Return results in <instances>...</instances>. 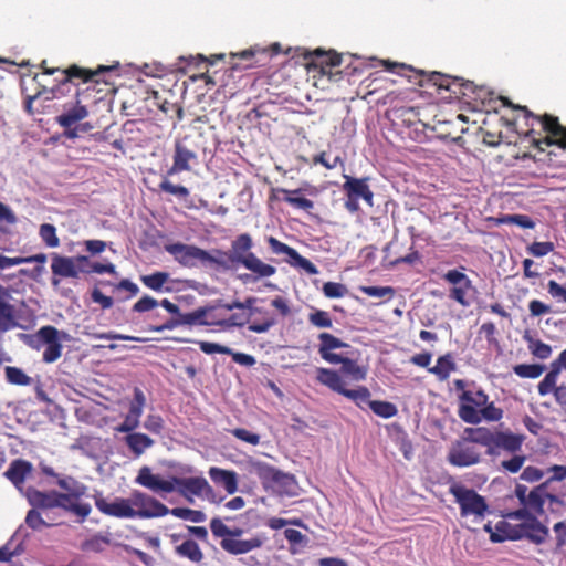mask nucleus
<instances>
[{"label":"nucleus","mask_w":566,"mask_h":566,"mask_svg":"<svg viewBox=\"0 0 566 566\" xmlns=\"http://www.w3.org/2000/svg\"><path fill=\"white\" fill-rule=\"evenodd\" d=\"M197 158V147L191 135H185L175 143L174 163L167 175L172 176L190 169V161Z\"/></svg>","instance_id":"15"},{"label":"nucleus","mask_w":566,"mask_h":566,"mask_svg":"<svg viewBox=\"0 0 566 566\" xmlns=\"http://www.w3.org/2000/svg\"><path fill=\"white\" fill-rule=\"evenodd\" d=\"M524 339L527 343V348L531 354L539 359H547L552 355V347L542 342L541 339L534 338L531 335H524Z\"/></svg>","instance_id":"39"},{"label":"nucleus","mask_w":566,"mask_h":566,"mask_svg":"<svg viewBox=\"0 0 566 566\" xmlns=\"http://www.w3.org/2000/svg\"><path fill=\"white\" fill-rule=\"evenodd\" d=\"M453 386L460 391L458 416L463 422L475 426L482 420L497 422L503 418V409L490 401L482 388L467 389L463 379H455Z\"/></svg>","instance_id":"3"},{"label":"nucleus","mask_w":566,"mask_h":566,"mask_svg":"<svg viewBox=\"0 0 566 566\" xmlns=\"http://www.w3.org/2000/svg\"><path fill=\"white\" fill-rule=\"evenodd\" d=\"M231 434L237 439L244 441L251 446H258L260 443V436L244 428H235L231 430Z\"/></svg>","instance_id":"64"},{"label":"nucleus","mask_w":566,"mask_h":566,"mask_svg":"<svg viewBox=\"0 0 566 566\" xmlns=\"http://www.w3.org/2000/svg\"><path fill=\"white\" fill-rule=\"evenodd\" d=\"M340 395L350 399L356 406L363 408L365 403L369 405L370 391L365 386H359L356 389H347L344 387Z\"/></svg>","instance_id":"40"},{"label":"nucleus","mask_w":566,"mask_h":566,"mask_svg":"<svg viewBox=\"0 0 566 566\" xmlns=\"http://www.w3.org/2000/svg\"><path fill=\"white\" fill-rule=\"evenodd\" d=\"M420 75L426 77V81L437 86V88L449 91L453 97L460 98L465 82L464 78L450 76L440 72H431L427 74L422 71Z\"/></svg>","instance_id":"24"},{"label":"nucleus","mask_w":566,"mask_h":566,"mask_svg":"<svg viewBox=\"0 0 566 566\" xmlns=\"http://www.w3.org/2000/svg\"><path fill=\"white\" fill-rule=\"evenodd\" d=\"M118 69V63L112 66L98 65L96 69H87L77 64H72L66 69H61V74L54 80L56 84L51 88L54 97L64 93V87L69 84L80 85L81 83H98V76L105 72Z\"/></svg>","instance_id":"7"},{"label":"nucleus","mask_w":566,"mask_h":566,"mask_svg":"<svg viewBox=\"0 0 566 566\" xmlns=\"http://www.w3.org/2000/svg\"><path fill=\"white\" fill-rule=\"evenodd\" d=\"M84 264H88L85 255L71 258L53 253L51 270L54 276L76 279L84 271Z\"/></svg>","instance_id":"18"},{"label":"nucleus","mask_w":566,"mask_h":566,"mask_svg":"<svg viewBox=\"0 0 566 566\" xmlns=\"http://www.w3.org/2000/svg\"><path fill=\"white\" fill-rule=\"evenodd\" d=\"M306 67L308 71L317 72L321 76H327L331 81H338L342 72H333V69L342 64V55L322 49L305 55Z\"/></svg>","instance_id":"11"},{"label":"nucleus","mask_w":566,"mask_h":566,"mask_svg":"<svg viewBox=\"0 0 566 566\" xmlns=\"http://www.w3.org/2000/svg\"><path fill=\"white\" fill-rule=\"evenodd\" d=\"M266 243L273 254H284L287 256L285 261L294 268L304 270L307 274H317L318 270L313 262L302 256L295 249L281 242L276 238L270 235Z\"/></svg>","instance_id":"17"},{"label":"nucleus","mask_w":566,"mask_h":566,"mask_svg":"<svg viewBox=\"0 0 566 566\" xmlns=\"http://www.w3.org/2000/svg\"><path fill=\"white\" fill-rule=\"evenodd\" d=\"M318 340H319L318 354L325 361H327L329 364H334V365L338 364V360H340V357L343 355L336 354L333 350L350 347L349 344L343 342L340 338L334 336L333 334L326 333V332L321 333L318 335Z\"/></svg>","instance_id":"25"},{"label":"nucleus","mask_w":566,"mask_h":566,"mask_svg":"<svg viewBox=\"0 0 566 566\" xmlns=\"http://www.w3.org/2000/svg\"><path fill=\"white\" fill-rule=\"evenodd\" d=\"M338 364L342 365L339 373L349 379L354 381H361L366 379L367 368L360 366L356 359L343 355L340 360H338Z\"/></svg>","instance_id":"31"},{"label":"nucleus","mask_w":566,"mask_h":566,"mask_svg":"<svg viewBox=\"0 0 566 566\" xmlns=\"http://www.w3.org/2000/svg\"><path fill=\"white\" fill-rule=\"evenodd\" d=\"M481 452L468 439L457 441L448 453V461L454 467H470L479 463Z\"/></svg>","instance_id":"19"},{"label":"nucleus","mask_w":566,"mask_h":566,"mask_svg":"<svg viewBox=\"0 0 566 566\" xmlns=\"http://www.w3.org/2000/svg\"><path fill=\"white\" fill-rule=\"evenodd\" d=\"M369 408L373 412L381 418L389 419L397 415V407L389 401L371 400L369 401Z\"/></svg>","instance_id":"45"},{"label":"nucleus","mask_w":566,"mask_h":566,"mask_svg":"<svg viewBox=\"0 0 566 566\" xmlns=\"http://www.w3.org/2000/svg\"><path fill=\"white\" fill-rule=\"evenodd\" d=\"M96 509L104 515L116 518H134V507L130 505L129 499L116 496L112 501L96 491L93 494Z\"/></svg>","instance_id":"14"},{"label":"nucleus","mask_w":566,"mask_h":566,"mask_svg":"<svg viewBox=\"0 0 566 566\" xmlns=\"http://www.w3.org/2000/svg\"><path fill=\"white\" fill-rule=\"evenodd\" d=\"M316 380L339 395L344 389V381L339 373L329 368H317Z\"/></svg>","instance_id":"32"},{"label":"nucleus","mask_w":566,"mask_h":566,"mask_svg":"<svg viewBox=\"0 0 566 566\" xmlns=\"http://www.w3.org/2000/svg\"><path fill=\"white\" fill-rule=\"evenodd\" d=\"M282 200L292 206L293 208L311 212L314 208V202L304 196L302 197H282Z\"/></svg>","instance_id":"60"},{"label":"nucleus","mask_w":566,"mask_h":566,"mask_svg":"<svg viewBox=\"0 0 566 566\" xmlns=\"http://www.w3.org/2000/svg\"><path fill=\"white\" fill-rule=\"evenodd\" d=\"M208 473L213 483L222 485L229 494L238 491V474L234 471L211 467Z\"/></svg>","instance_id":"30"},{"label":"nucleus","mask_w":566,"mask_h":566,"mask_svg":"<svg viewBox=\"0 0 566 566\" xmlns=\"http://www.w3.org/2000/svg\"><path fill=\"white\" fill-rule=\"evenodd\" d=\"M503 106L512 107L524 113L526 126L530 125L528 120H537L542 125V129L546 132L544 138L534 137V129L524 132L526 137H531L532 143L543 150L542 145L553 146L556 145L562 149H566V126H563L556 116L545 114L543 116L534 115L526 106L513 105L506 97H499Z\"/></svg>","instance_id":"6"},{"label":"nucleus","mask_w":566,"mask_h":566,"mask_svg":"<svg viewBox=\"0 0 566 566\" xmlns=\"http://www.w3.org/2000/svg\"><path fill=\"white\" fill-rule=\"evenodd\" d=\"M135 482L153 492L171 493L176 489L180 495L191 501L190 496L210 497L214 495L212 486L203 476L178 478L171 476L170 480H164L154 474L151 469L144 465L139 469Z\"/></svg>","instance_id":"4"},{"label":"nucleus","mask_w":566,"mask_h":566,"mask_svg":"<svg viewBox=\"0 0 566 566\" xmlns=\"http://www.w3.org/2000/svg\"><path fill=\"white\" fill-rule=\"evenodd\" d=\"M80 94L81 93L77 90L76 91V104L74 106H72L71 108L65 109V112H63L55 118L56 123L61 127L65 128L64 136L70 139L76 138L78 136L77 129L72 128V127L88 116V111H87L86 106L81 105V103H80V99H78Z\"/></svg>","instance_id":"21"},{"label":"nucleus","mask_w":566,"mask_h":566,"mask_svg":"<svg viewBox=\"0 0 566 566\" xmlns=\"http://www.w3.org/2000/svg\"><path fill=\"white\" fill-rule=\"evenodd\" d=\"M30 345L35 348L45 347L42 359L46 364L56 361L62 355L60 332L51 325L41 327L32 336Z\"/></svg>","instance_id":"12"},{"label":"nucleus","mask_w":566,"mask_h":566,"mask_svg":"<svg viewBox=\"0 0 566 566\" xmlns=\"http://www.w3.org/2000/svg\"><path fill=\"white\" fill-rule=\"evenodd\" d=\"M253 247L251 234L241 233L231 241L229 251L214 249L209 252L206 250L207 256L202 258V264H211L224 271L242 266L250 272L240 275L243 283H254L273 276L276 273V268L260 259L252 251Z\"/></svg>","instance_id":"1"},{"label":"nucleus","mask_w":566,"mask_h":566,"mask_svg":"<svg viewBox=\"0 0 566 566\" xmlns=\"http://www.w3.org/2000/svg\"><path fill=\"white\" fill-rule=\"evenodd\" d=\"M11 290L0 283V326L13 329L18 326V310L11 302Z\"/></svg>","instance_id":"23"},{"label":"nucleus","mask_w":566,"mask_h":566,"mask_svg":"<svg viewBox=\"0 0 566 566\" xmlns=\"http://www.w3.org/2000/svg\"><path fill=\"white\" fill-rule=\"evenodd\" d=\"M165 249L179 264L187 268L196 266L197 262L202 263V258L207 256L206 250L180 242L167 244Z\"/></svg>","instance_id":"20"},{"label":"nucleus","mask_w":566,"mask_h":566,"mask_svg":"<svg viewBox=\"0 0 566 566\" xmlns=\"http://www.w3.org/2000/svg\"><path fill=\"white\" fill-rule=\"evenodd\" d=\"M308 321L312 325L319 328H331L333 326V321L329 314L325 311L316 310L315 312L308 315Z\"/></svg>","instance_id":"57"},{"label":"nucleus","mask_w":566,"mask_h":566,"mask_svg":"<svg viewBox=\"0 0 566 566\" xmlns=\"http://www.w3.org/2000/svg\"><path fill=\"white\" fill-rule=\"evenodd\" d=\"M129 501L134 507V518L163 517L169 513V509L165 504L138 490L130 493Z\"/></svg>","instance_id":"13"},{"label":"nucleus","mask_w":566,"mask_h":566,"mask_svg":"<svg viewBox=\"0 0 566 566\" xmlns=\"http://www.w3.org/2000/svg\"><path fill=\"white\" fill-rule=\"evenodd\" d=\"M347 287L337 282H326L323 285V293L328 298H340L347 294Z\"/></svg>","instance_id":"58"},{"label":"nucleus","mask_w":566,"mask_h":566,"mask_svg":"<svg viewBox=\"0 0 566 566\" xmlns=\"http://www.w3.org/2000/svg\"><path fill=\"white\" fill-rule=\"evenodd\" d=\"M86 486L82 485L76 488L71 493H62L56 490L40 491L33 486L27 488L24 496L28 503L43 512L48 520H52L50 512L54 509H61L64 512L71 513L78 518V522H84L92 512L90 503L82 502L81 496L85 493Z\"/></svg>","instance_id":"2"},{"label":"nucleus","mask_w":566,"mask_h":566,"mask_svg":"<svg viewBox=\"0 0 566 566\" xmlns=\"http://www.w3.org/2000/svg\"><path fill=\"white\" fill-rule=\"evenodd\" d=\"M125 442L129 450L136 455L140 457L146 449L154 444V440L145 433L133 432L125 437Z\"/></svg>","instance_id":"33"},{"label":"nucleus","mask_w":566,"mask_h":566,"mask_svg":"<svg viewBox=\"0 0 566 566\" xmlns=\"http://www.w3.org/2000/svg\"><path fill=\"white\" fill-rule=\"evenodd\" d=\"M111 544V541L107 536L102 534H95L92 537L85 539L81 544V551L83 552H93L101 553L105 549L106 546Z\"/></svg>","instance_id":"42"},{"label":"nucleus","mask_w":566,"mask_h":566,"mask_svg":"<svg viewBox=\"0 0 566 566\" xmlns=\"http://www.w3.org/2000/svg\"><path fill=\"white\" fill-rule=\"evenodd\" d=\"M500 222L516 224L523 229H533L535 227V222L526 214H507Z\"/></svg>","instance_id":"59"},{"label":"nucleus","mask_w":566,"mask_h":566,"mask_svg":"<svg viewBox=\"0 0 566 566\" xmlns=\"http://www.w3.org/2000/svg\"><path fill=\"white\" fill-rule=\"evenodd\" d=\"M359 291L367 296L380 298L384 302L390 301L396 294L391 286H359Z\"/></svg>","instance_id":"44"},{"label":"nucleus","mask_w":566,"mask_h":566,"mask_svg":"<svg viewBox=\"0 0 566 566\" xmlns=\"http://www.w3.org/2000/svg\"><path fill=\"white\" fill-rule=\"evenodd\" d=\"M492 92L488 87L478 85L470 105H472L473 108H486L492 102V98H490Z\"/></svg>","instance_id":"52"},{"label":"nucleus","mask_w":566,"mask_h":566,"mask_svg":"<svg viewBox=\"0 0 566 566\" xmlns=\"http://www.w3.org/2000/svg\"><path fill=\"white\" fill-rule=\"evenodd\" d=\"M198 345H199L200 349L205 354H208V355H211V354H226V355L232 354V349L230 347L221 345V344L201 340V342H198Z\"/></svg>","instance_id":"61"},{"label":"nucleus","mask_w":566,"mask_h":566,"mask_svg":"<svg viewBox=\"0 0 566 566\" xmlns=\"http://www.w3.org/2000/svg\"><path fill=\"white\" fill-rule=\"evenodd\" d=\"M559 374H560V371L558 370V368L554 367L551 364V370L545 375V377L542 379V381H539V384L537 385V390L541 396H546L548 394H552L555 390V388L557 387L556 382H557V378H558Z\"/></svg>","instance_id":"41"},{"label":"nucleus","mask_w":566,"mask_h":566,"mask_svg":"<svg viewBox=\"0 0 566 566\" xmlns=\"http://www.w3.org/2000/svg\"><path fill=\"white\" fill-rule=\"evenodd\" d=\"M177 555L189 559L192 563L200 564L203 559V553L193 539H186L175 548Z\"/></svg>","instance_id":"34"},{"label":"nucleus","mask_w":566,"mask_h":566,"mask_svg":"<svg viewBox=\"0 0 566 566\" xmlns=\"http://www.w3.org/2000/svg\"><path fill=\"white\" fill-rule=\"evenodd\" d=\"M33 471V465L31 462L23 459L13 460L7 471L4 472V476L20 491L23 489V484L28 476L31 475Z\"/></svg>","instance_id":"27"},{"label":"nucleus","mask_w":566,"mask_h":566,"mask_svg":"<svg viewBox=\"0 0 566 566\" xmlns=\"http://www.w3.org/2000/svg\"><path fill=\"white\" fill-rule=\"evenodd\" d=\"M209 312L205 306L198 307L192 312L184 313V322L188 326H207V317Z\"/></svg>","instance_id":"51"},{"label":"nucleus","mask_w":566,"mask_h":566,"mask_svg":"<svg viewBox=\"0 0 566 566\" xmlns=\"http://www.w3.org/2000/svg\"><path fill=\"white\" fill-rule=\"evenodd\" d=\"M210 530L214 537L226 539V538H240L243 534V530L240 527H228L221 518L213 517L210 521Z\"/></svg>","instance_id":"36"},{"label":"nucleus","mask_w":566,"mask_h":566,"mask_svg":"<svg viewBox=\"0 0 566 566\" xmlns=\"http://www.w3.org/2000/svg\"><path fill=\"white\" fill-rule=\"evenodd\" d=\"M6 377L8 382L19 386H27L31 384V377H29L21 368L7 366Z\"/></svg>","instance_id":"50"},{"label":"nucleus","mask_w":566,"mask_h":566,"mask_svg":"<svg viewBox=\"0 0 566 566\" xmlns=\"http://www.w3.org/2000/svg\"><path fill=\"white\" fill-rule=\"evenodd\" d=\"M169 513H171L174 516L178 518L191 521L193 523H201L205 522L207 518L206 514L202 511L192 510L188 507H174L169 510Z\"/></svg>","instance_id":"46"},{"label":"nucleus","mask_w":566,"mask_h":566,"mask_svg":"<svg viewBox=\"0 0 566 566\" xmlns=\"http://www.w3.org/2000/svg\"><path fill=\"white\" fill-rule=\"evenodd\" d=\"M522 523L512 525L507 521H500L495 524V532L491 533L490 539L493 543H502L506 539L518 541L523 539Z\"/></svg>","instance_id":"28"},{"label":"nucleus","mask_w":566,"mask_h":566,"mask_svg":"<svg viewBox=\"0 0 566 566\" xmlns=\"http://www.w3.org/2000/svg\"><path fill=\"white\" fill-rule=\"evenodd\" d=\"M168 279L169 274L167 272H155L153 274L142 276V282L148 289L158 292L163 290V286Z\"/></svg>","instance_id":"49"},{"label":"nucleus","mask_w":566,"mask_h":566,"mask_svg":"<svg viewBox=\"0 0 566 566\" xmlns=\"http://www.w3.org/2000/svg\"><path fill=\"white\" fill-rule=\"evenodd\" d=\"M253 468L265 489H272L280 494H293L296 485L293 474L285 473L261 461L255 462Z\"/></svg>","instance_id":"9"},{"label":"nucleus","mask_w":566,"mask_h":566,"mask_svg":"<svg viewBox=\"0 0 566 566\" xmlns=\"http://www.w3.org/2000/svg\"><path fill=\"white\" fill-rule=\"evenodd\" d=\"M526 457L522 454H514L510 460L501 462V468L510 473H517L525 463Z\"/></svg>","instance_id":"63"},{"label":"nucleus","mask_w":566,"mask_h":566,"mask_svg":"<svg viewBox=\"0 0 566 566\" xmlns=\"http://www.w3.org/2000/svg\"><path fill=\"white\" fill-rule=\"evenodd\" d=\"M176 317H171L166 319L164 323L158 325H149L148 331L150 332H163V331H171L178 326L186 325L184 322V313L175 314Z\"/></svg>","instance_id":"56"},{"label":"nucleus","mask_w":566,"mask_h":566,"mask_svg":"<svg viewBox=\"0 0 566 566\" xmlns=\"http://www.w3.org/2000/svg\"><path fill=\"white\" fill-rule=\"evenodd\" d=\"M525 436L513 433L511 431H494V440L491 450H486L489 455L499 454V450L515 453L521 450Z\"/></svg>","instance_id":"22"},{"label":"nucleus","mask_w":566,"mask_h":566,"mask_svg":"<svg viewBox=\"0 0 566 566\" xmlns=\"http://www.w3.org/2000/svg\"><path fill=\"white\" fill-rule=\"evenodd\" d=\"M25 524L30 528L38 531V530H41L42 527L55 526L59 523L53 522V520H48L43 512L39 511L35 507H32L27 513Z\"/></svg>","instance_id":"38"},{"label":"nucleus","mask_w":566,"mask_h":566,"mask_svg":"<svg viewBox=\"0 0 566 566\" xmlns=\"http://www.w3.org/2000/svg\"><path fill=\"white\" fill-rule=\"evenodd\" d=\"M554 250V243L546 242H533L527 247V251L530 254L536 258L545 256Z\"/></svg>","instance_id":"62"},{"label":"nucleus","mask_w":566,"mask_h":566,"mask_svg":"<svg viewBox=\"0 0 566 566\" xmlns=\"http://www.w3.org/2000/svg\"><path fill=\"white\" fill-rule=\"evenodd\" d=\"M224 303H217L214 305L205 306V310L209 312L207 319V326H219L224 329V321L226 317L220 313V310H223L221 305Z\"/></svg>","instance_id":"54"},{"label":"nucleus","mask_w":566,"mask_h":566,"mask_svg":"<svg viewBox=\"0 0 566 566\" xmlns=\"http://www.w3.org/2000/svg\"><path fill=\"white\" fill-rule=\"evenodd\" d=\"M442 279L452 284L453 287H472L471 280L463 272L458 270H449L442 275Z\"/></svg>","instance_id":"53"},{"label":"nucleus","mask_w":566,"mask_h":566,"mask_svg":"<svg viewBox=\"0 0 566 566\" xmlns=\"http://www.w3.org/2000/svg\"><path fill=\"white\" fill-rule=\"evenodd\" d=\"M547 489L548 482H543L531 491L524 484H516L514 493L522 506L528 507L535 515H542Z\"/></svg>","instance_id":"16"},{"label":"nucleus","mask_w":566,"mask_h":566,"mask_svg":"<svg viewBox=\"0 0 566 566\" xmlns=\"http://www.w3.org/2000/svg\"><path fill=\"white\" fill-rule=\"evenodd\" d=\"M523 538L533 544L541 545L545 543L549 536V530L542 524L537 517L531 518V522H523Z\"/></svg>","instance_id":"29"},{"label":"nucleus","mask_w":566,"mask_h":566,"mask_svg":"<svg viewBox=\"0 0 566 566\" xmlns=\"http://www.w3.org/2000/svg\"><path fill=\"white\" fill-rule=\"evenodd\" d=\"M159 190L182 199L189 196V190L185 186L174 185L167 178H164L159 184Z\"/></svg>","instance_id":"55"},{"label":"nucleus","mask_w":566,"mask_h":566,"mask_svg":"<svg viewBox=\"0 0 566 566\" xmlns=\"http://www.w3.org/2000/svg\"><path fill=\"white\" fill-rule=\"evenodd\" d=\"M449 493L454 497L455 503L460 507L462 517L474 515L476 518H483L489 511L485 499L475 490L467 488L460 482H451Z\"/></svg>","instance_id":"8"},{"label":"nucleus","mask_w":566,"mask_h":566,"mask_svg":"<svg viewBox=\"0 0 566 566\" xmlns=\"http://www.w3.org/2000/svg\"><path fill=\"white\" fill-rule=\"evenodd\" d=\"M457 369L452 354L448 353L437 359V365L429 368V373L436 375L440 380H447L452 371Z\"/></svg>","instance_id":"35"},{"label":"nucleus","mask_w":566,"mask_h":566,"mask_svg":"<svg viewBox=\"0 0 566 566\" xmlns=\"http://www.w3.org/2000/svg\"><path fill=\"white\" fill-rule=\"evenodd\" d=\"M255 303L254 297H248L244 302L233 301L231 303H224L221 305L223 310L230 312L239 310L226 317L224 329L231 327H242L249 324L248 329L253 333H266L271 327L276 324V319L273 314L262 307H253Z\"/></svg>","instance_id":"5"},{"label":"nucleus","mask_w":566,"mask_h":566,"mask_svg":"<svg viewBox=\"0 0 566 566\" xmlns=\"http://www.w3.org/2000/svg\"><path fill=\"white\" fill-rule=\"evenodd\" d=\"M465 433L470 434V438H468V440L472 444L479 443L483 447H486L488 450H491L494 440V431H491L484 427H478L467 428Z\"/></svg>","instance_id":"37"},{"label":"nucleus","mask_w":566,"mask_h":566,"mask_svg":"<svg viewBox=\"0 0 566 566\" xmlns=\"http://www.w3.org/2000/svg\"><path fill=\"white\" fill-rule=\"evenodd\" d=\"M146 405V397L143 392V390L138 387H135L134 389V398L129 403V410L128 415L133 418H136V420L140 421V417L143 415L144 407Z\"/></svg>","instance_id":"47"},{"label":"nucleus","mask_w":566,"mask_h":566,"mask_svg":"<svg viewBox=\"0 0 566 566\" xmlns=\"http://www.w3.org/2000/svg\"><path fill=\"white\" fill-rule=\"evenodd\" d=\"M264 543V538L256 535L248 539L226 538L221 539L220 546L223 551L231 555H242L260 548Z\"/></svg>","instance_id":"26"},{"label":"nucleus","mask_w":566,"mask_h":566,"mask_svg":"<svg viewBox=\"0 0 566 566\" xmlns=\"http://www.w3.org/2000/svg\"><path fill=\"white\" fill-rule=\"evenodd\" d=\"M545 370L544 365L539 364H518L513 367V371L521 378L535 379Z\"/></svg>","instance_id":"43"},{"label":"nucleus","mask_w":566,"mask_h":566,"mask_svg":"<svg viewBox=\"0 0 566 566\" xmlns=\"http://www.w3.org/2000/svg\"><path fill=\"white\" fill-rule=\"evenodd\" d=\"M345 182L343 185V191L346 196L344 201L345 209L350 213L359 211V199H363L369 207L374 205V192L368 185V178H355L348 175H344Z\"/></svg>","instance_id":"10"},{"label":"nucleus","mask_w":566,"mask_h":566,"mask_svg":"<svg viewBox=\"0 0 566 566\" xmlns=\"http://www.w3.org/2000/svg\"><path fill=\"white\" fill-rule=\"evenodd\" d=\"M39 235L49 248H56L60 245V239L56 235V228L51 223L41 224Z\"/></svg>","instance_id":"48"}]
</instances>
